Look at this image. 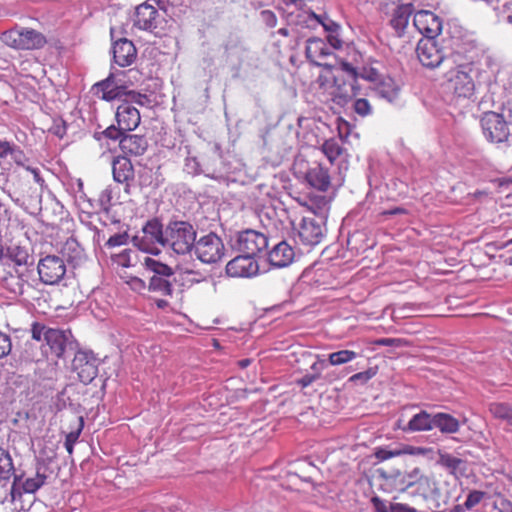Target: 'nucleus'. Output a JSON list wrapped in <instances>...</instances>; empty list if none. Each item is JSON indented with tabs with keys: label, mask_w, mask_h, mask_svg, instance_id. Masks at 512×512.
Listing matches in <instances>:
<instances>
[{
	"label": "nucleus",
	"mask_w": 512,
	"mask_h": 512,
	"mask_svg": "<svg viewBox=\"0 0 512 512\" xmlns=\"http://www.w3.org/2000/svg\"><path fill=\"white\" fill-rule=\"evenodd\" d=\"M259 272V265L253 257L238 255L226 265V274L234 278H251Z\"/></svg>",
	"instance_id": "obj_16"
},
{
	"label": "nucleus",
	"mask_w": 512,
	"mask_h": 512,
	"mask_svg": "<svg viewBox=\"0 0 512 512\" xmlns=\"http://www.w3.org/2000/svg\"><path fill=\"white\" fill-rule=\"evenodd\" d=\"M128 238L129 237L127 233L114 234L108 239L106 245L109 247L122 246L127 244Z\"/></svg>",
	"instance_id": "obj_59"
},
{
	"label": "nucleus",
	"mask_w": 512,
	"mask_h": 512,
	"mask_svg": "<svg viewBox=\"0 0 512 512\" xmlns=\"http://www.w3.org/2000/svg\"><path fill=\"white\" fill-rule=\"evenodd\" d=\"M399 449L401 452V456L402 455H411V456L428 457L432 453L431 448L405 445V444L399 445Z\"/></svg>",
	"instance_id": "obj_46"
},
{
	"label": "nucleus",
	"mask_w": 512,
	"mask_h": 512,
	"mask_svg": "<svg viewBox=\"0 0 512 512\" xmlns=\"http://www.w3.org/2000/svg\"><path fill=\"white\" fill-rule=\"evenodd\" d=\"M502 7L503 9L498 12L499 20L512 24V3L505 2Z\"/></svg>",
	"instance_id": "obj_61"
},
{
	"label": "nucleus",
	"mask_w": 512,
	"mask_h": 512,
	"mask_svg": "<svg viewBox=\"0 0 512 512\" xmlns=\"http://www.w3.org/2000/svg\"><path fill=\"white\" fill-rule=\"evenodd\" d=\"M40 280L46 285L58 284L66 274L64 260L56 255H47L40 259L37 266Z\"/></svg>",
	"instance_id": "obj_10"
},
{
	"label": "nucleus",
	"mask_w": 512,
	"mask_h": 512,
	"mask_svg": "<svg viewBox=\"0 0 512 512\" xmlns=\"http://www.w3.org/2000/svg\"><path fill=\"white\" fill-rule=\"evenodd\" d=\"M486 496V493L480 490H472L467 495L464 502V507L467 510H471L473 507L478 505Z\"/></svg>",
	"instance_id": "obj_49"
},
{
	"label": "nucleus",
	"mask_w": 512,
	"mask_h": 512,
	"mask_svg": "<svg viewBox=\"0 0 512 512\" xmlns=\"http://www.w3.org/2000/svg\"><path fill=\"white\" fill-rule=\"evenodd\" d=\"M148 147L147 139L144 136L125 133L121 138L120 148L125 154L140 156L145 153Z\"/></svg>",
	"instance_id": "obj_28"
},
{
	"label": "nucleus",
	"mask_w": 512,
	"mask_h": 512,
	"mask_svg": "<svg viewBox=\"0 0 512 512\" xmlns=\"http://www.w3.org/2000/svg\"><path fill=\"white\" fill-rule=\"evenodd\" d=\"M434 415L429 414L425 410H421L412 416L407 424L399 426L404 433H414L430 431L434 428Z\"/></svg>",
	"instance_id": "obj_27"
},
{
	"label": "nucleus",
	"mask_w": 512,
	"mask_h": 512,
	"mask_svg": "<svg viewBox=\"0 0 512 512\" xmlns=\"http://www.w3.org/2000/svg\"><path fill=\"white\" fill-rule=\"evenodd\" d=\"M12 349L11 338L8 334L0 331V359L6 357Z\"/></svg>",
	"instance_id": "obj_58"
},
{
	"label": "nucleus",
	"mask_w": 512,
	"mask_h": 512,
	"mask_svg": "<svg viewBox=\"0 0 512 512\" xmlns=\"http://www.w3.org/2000/svg\"><path fill=\"white\" fill-rule=\"evenodd\" d=\"M484 137L492 143H502L508 140L510 131L503 116L496 112H486L481 118Z\"/></svg>",
	"instance_id": "obj_9"
},
{
	"label": "nucleus",
	"mask_w": 512,
	"mask_h": 512,
	"mask_svg": "<svg viewBox=\"0 0 512 512\" xmlns=\"http://www.w3.org/2000/svg\"><path fill=\"white\" fill-rule=\"evenodd\" d=\"M113 199V189L108 186L99 194L98 204L101 210L108 212Z\"/></svg>",
	"instance_id": "obj_50"
},
{
	"label": "nucleus",
	"mask_w": 512,
	"mask_h": 512,
	"mask_svg": "<svg viewBox=\"0 0 512 512\" xmlns=\"http://www.w3.org/2000/svg\"><path fill=\"white\" fill-rule=\"evenodd\" d=\"M20 478L15 474V468L10 453L0 447V484L4 487L8 483L10 485V495L12 500L16 497V485Z\"/></svg>",
	"instance_id": "obj_17"
},
{
	"label": "nucleus",
	"mask_w": 512,
	"mask_h": 512,
	"mask_svg": "<svg viewBox=\"0 0 512 512\" xmlns=\"http://www.w3.org/2000/svg\"><path fill=\"white\" fill-rule=\"evenodd\" d=\"M113 179L117 183L125 184V192L130 194L129 182L134 178V168L126 157H117L112 162Z\"/></svg>",
	"instance_id": "obj_23"
},
{
	"label": "nucleus",
	"mask_w": 512,
	"mask_h": 512,
	"mask_svg": "<svg viewBox=\"0 0 512 512\" xmlns=\"http://www.w3.org/2000/svg\"><path fill=\"white\" fill-rule=\"evenodd\" d=\"M353 109L361 117H366L372 112V106L365 98L356 99L353 103Z\"/></svg>",
	"instance_id": "obj_51"
},
{
	"label": "nucleus",
	"mask_w": 512,
	"mask_h": 512,
	"mask_svg": "<svg viewBox=\"0 0 512 512\" xmlns=\"http://www.w3.org/2000/svg\"><path fill=\"white\" fill-rule=\"evenodd\" d=\"M293 248L286 242L277 243L268 254L269 263L278 268L287 267L294 259Z\"/></svg>",
	"instance_id": "obj_26"
},
{
	"label": "nucleus",
	"mask_w": 512,
	"mask_h": 512,
	"mask_svg": "<svg viewBox=\"0 0 512 512\" xmlns=\"http://www.w3.org/2000/svg\"><path fill=\"white\" fill-rule=\"evenodd\" d=\"M350 89H351V91H353V90H354V85H353V84H351V85H350ZM332 95H333V101H334L336 104H338V105H340V106H345V105L349 102V100L352 98V96H353V95H355V93H354V92H352V93L350 94V93H348V92H342V91L338 88V89H336V91H334V92L332 93Z\"/></svg>",
	"instance_id": "obj_55"
},
{
	"label": "nucleus",
	"mask_w": 512,
	"mask_h": 512,
	"mask_svg": "<svg viewBox=\"0 0 512 512\" xmlns=\"http://www.w3.org/2000/svg\"><path fill=\"white\" fill-rule=\"evenodd\" d=\"M142 265L148 272L153 273L149 280V291L160 293L163 296H171L173 294L171 281L174 276L173 268L149 256L144 257Z\"/></svg>",
	"instance_id": "obj_4"
},
{
	"label": "nucleus",
	"mask_w": 512,
	"mask_h": 512,
	"mask_svg": "<svg viewBox=\"0 0 512 512\" xmlns=\"http://www.w3.org/2000/svg\"><path fill=\"white\" fill-rule=\"evenodd\" d=\"M386 479L389 480L397 491L404 492L415 486L417 481L421 479V470L414 468L409 472L393 471Z\"/></svg>",
	"instance_id": "obj_24"
},
{
	"label": "nucleus",
	"mask_w": 512,
	"mask_h": 512,
	"mask_svg": "<svg viewBox=\"0 0 512 512\" xmlns=\"http://www.w3.org/2000/svg\"><path fill=\"white\" fill-rule=\"evenodd\" d=\"M474 69L470 64L458 65L446 73V88L458 99H471L475 93Z\"/></svg>",
	"instance_id": "obj_3"
},
{
	"label": "nucleus",
	"mask_w": 512,
	"mask_h": 512,
	"mask_svg": "<svg viewBox=\"0 0 512 512\" xmlns=\"http://www.w3.org/2000/svg\"><path fill=\"white\" fill-rule=\"evenodd\" d=\"M83 427H84V420H83V417H78L77 418V426L74 430H71L67 435H66V439L65 441L68 442L69 444H74L78 441L80 435H81V432L83 430Z\"/></svg>",
	"instance_id": "obj_56"
},
{
	"label": "nucleus",
	"mask_w": 512,
	"mask_h": 512,
	"mask_svg": "<svg viewBox=\"0 0 512 512\" xmlns=\"http://www.w3.org/2000/svg\"><path fill=\"white\" fill-rule=\"evenodd\" d=\"M494 508L498 512H512V501L505 496H500L498 501L494 503Z\"/></svg>",
	"instance_id": "obj_60"
},
{
	"label": "nucleus",
	"mask_w": 512,
	"mask_h": 512,
	"mask_svg": "<svg viewBox=\"0 0 512 512\" xmlns=\"http://www.w3.org/2000/svg\"><path fill=\"white\" fill-rule=\"evenodd\" d=\"M204 163L201 164L195 157H187L184 169L188 174L198 175L203 173Z\"/></svg>",
	"instance_id": "obj_52"
},
{
	"label": "nucleus",
	"mask_w": 512,
	"mask_h": 512,
	"mask_svg": "<svg viewBox=\"0 0 512 512\" xmlns=\"http://www.w3.org/2000/svg\"><path fill=\"white\" fill-rule=\"evenodd\" d=\"M358 353L352 350H339L328 355V363L332 366L346 364L356 359Z\"/></svg>",
	"instance_id": "obj_39"
},
{
	"label": "nucleus",
	"mask_w": 512,
	"mask_h": 512,
	"mask_svg": "<svg viewBox=\"0 0 512 512\" xmlns=\"http://www.w3.org/2000/svg\"><path fill=\"white\" fill-rule=\"evenodd\" d=\"M196 235V229L189 222H170L165 229V246H169L176 254H188L196 245Z\"/></svg>",
	"instance_id": "obj_2"
},
{
	"label": "nucleus",
	"mask_w": 512,
	"mask_h": 512,
	"mask_svg": "<svg viewBox=\"0 0 512 512\" xmlns=\"http://www.w3.org/2000/svg\"><path fill=\"white\" fill-rule=\"evenodd\" d=\"M413 24L416 29L423 35V38L437 37L442 32V20L431 11L421 10L415 13Z\"/></svg>",
	"instance_id": "obj_15"
},
{
	"label": "nucleus",
	"mask_w": 512,
	"mask_h": 512,
	"mask_svg": "<svg viewBox=\"0 0 512 512\" xmlns=\"http://www.w3.org/2000/svg\"><path fill=\"white\" fill-rule=\"evenodd\" d=\"M125 133H126V131L124 129H121V127H119V125H117V126L111 125V126L107 127L102 132V134L106 138L111 139V140H119V142L121 141V138L124 137Z\"/></svg>",
	"instance_id": "obj_57"
},
{
	"label": "nucleus",
	"mask_w": 512,
	"mask_h": 512,
	"mask_svg": "<svg viewBox=\"0 0 512 512\" xmlns=\"http://www.w3.org/2000/svg\"><path fill=\"white\" fill-rule=\"evenodd\" d=\"M416 54L420 63L427 68L438 67L445 59V54L437 39L422 38L418 41Z\"/></svg>",
	"instance_id": "obj_12"
},
{
	"label": "nucleus",
	"mask_w": 512,
	"mask_h": 512,
	"mask_svg": "<svg viewBox=\"0 0 512 512\" xmlns=\"http://www.w3.org/2000/svg\"><path fill=\"white\" fill-rule=\"evenodd\" d=\"M330 199L325 195H312L307 203L308 208L317 216L323 218L329 209Z\"/></svg>",
	"instance_id": "obj_36"
},
{
	"label": "nucleus",
	"mask_w": 512,
	"mask_h": 512,
	"mask_svg": "<svg viewBox=\"0 0 512 512\" xmlns=\"http://www.w3.org/2000/svg\"><path fill=\"white\" fill-rule=\"evenodd\" d=\"M197 258L205 264L216 263L224 256L222 239L213 232L202 236L194 247Z\"/></svg>",
	"instance_id": "obj_8"
},
{
	"label": "nucleus",
	"mask_w": 512,
	"mask_h": 512,
	"mask_svg": "<svg viewBox=\"0 0 512 512\" xmlns=\"http://www.w3.org/2000/svg\"><path fill=\"white\" fill-rule=\"evenodd\" d=\"M132 72V70H129L128 72L125 71H117L114 73H111V76L114 79V83L117 86L118 90H120V93L123 95H127L128 87L133 84V82L128 79V75Z\"/></svg>",
	"instance_id": "obj_42"
},
{
	"label": "nucleus",
	"mask_w": 512,
	"mask_h": 512,
	"mask_svg": "<svg viewBox=\"0 0 512 512\" xmlns=\"http://www.w3.org/2000/svg\"><path fill=\"white\" fill-rule=\"evenodd\" d=\"M438 464L448 469L451 474H456L457 471L462 470L465 461L453 456L452 454L439 451Z\"/></svg>",
	"instance_id": "obj_35"
},
{
	"label": "nucleus",
	"mask_w": 512,
	"mask_h": 512,
	"mask_svg": "<svg viewBox=\"0 0 512 512\" xmlns=\"http://www.w3.org/2000/svg\"><path fill=\"white\" fill-rule=\"evenodd\" d=\"M322 152L330 161V163H333L342 153V147L336 140L329 139L323 143Z\"/></svg>",
	"instance_id": "obj_41"
},
{
	"label": "nucleus",
	"mask_w": 512,
	"mask_h": 512,
	"mask_svg": "<svg viewBox=\"0 0 512 512\" xmlns=\"http://www.w3.org/2000/svg\"><path fill=\"white\" fill-rule=\"evenodd\" d=\"M374 344L377 346L401 348L408 346V341L403 338H379L375 340Z\"/></svg>",
	"instance_id": "obj_53"
},
{
	"label": "nucleus",
	"mask_w": 512,
	"mask_h": 512,
	"mask_svg": "<svg viewBox=\"0 0 512 512\" xmlns=\"http://www.w3.org/2000/svg\"><path fill=\"white\" fill-rule=\"evenodd\" d=\"M31 336L36 341L43 339L56 358H63L66 353L74 352L78 348V343L69 329L51 328L42 323L33 322Z\"/></svg>",
	"instance_id": "obj_1"
},
{
	"label": "nucleus",
	"mask_w": 512,
	"mask_h": 512,
	"mask_svg": "<svg viewBox=\"0 0 512 512\" xmlns=\"http://www.w3.org/2000/svg\"><path fill=\"white\" fill-rule=\"evenodd\" d=\"M115 118L117 125L126 132L135 130L141 122L139 110L128 101L118 106Z\"/></svg>",
	"instance_id": "obj_19"
},
{
	"label": "nucleus",
	"mask_w": 512,
	"mask_h": 512,
	"mask_svg": "<svg viewBox=\"0 0 512 512\" xmlns=\"http://www.w3.org/2000/svg\"><path fill=\"white\" fill-rule=\"evenodd\" d=\"M386 75H382L376 68L371 66H364L359 70V78L367 80L375 86Z\"/></svg>",
	"instance_id": "obj_43"
},
{
	"label": "nucleus",
	"mask_w": 512,
	"mask_h": 512,
	"mask_svg": "<svg viewBox=\"0 0 512 512\" xmlns=\"http://www.w3.org/2000/svg\"><path fill=\"white\" fill-rule=\"evenodd\" d=\"M228 173L229 169L219 155H214L204 163L203 174L211 179L224 180Z\"/></svg>",
	"instance_id": "obj_32"
},
{
	"label": "nucleus",
	"mask_w": 512,
	"mask_h": 512,
	"mask_svg": "<svg viewBox=\"0 0 512 512\" xmlns=\"http://www.w3.org/2000/svg\"><path fill=\"white\" fill-rule=\"evenodd\" d=\"M374 456L378 461L382 462L394 457L401 456V452L399 446L395 448L377 447L374 451Z\"/></svg>",
	"instance_id": "obj_47"
},
{
	"label": "nucleus",
	"mask_w": 512,
	"mask_h": 512,
	"mask_svg": "<svg viewBox=\"0 0 512 512\" xmlns=\"http://www.w3.org/2000/svg\"><path fill=\"white\" fill-rule=\"evenodd\" d=\"M125 283L135 292L142 293L146 289V283L136 276H122Z\"/></svg>",
	"instance_id": "obj_54"
},
{
	"label": "nucleus",
	"mask_w": 512,
	"mask_h": 512,
	"mask_svg": "<svg viewBox=\"0 0 512 512\" xmlns=\"http://www.w3.org/2000/svg\"><path fill=\"white\" fill-rule=\"evenodd\" d=\"M412 13L413 6L411 4L400 5L394 10L390 25L395 30L398 37L404 35Z\"/></svg>",
	"instance_id": "obj_29"
},
{
	"label": "nucleus",
	"mask_w": 512,
	"mask_h": 512,
	"mask_svg": "<svg viewBox=\"0 0 512 512\" xmlns=\"http://www.w3.org/2000/svg\"><path fill=\"white\" fill-rule=\"evenodd\" d=\"M6 256L14 263V272L17 277L14 293L23 294L24 285L28 283L32 270L29 268L30 255L25 247L13 245L7 248Z\"/></svg>",
	"instance_id": "obj_6"
},
{
	"label": "nucleus",
	"mask_w": 512,
	"mask_h": 512,
	"mask_svg": "<svg viewBox=\"0 0 512 512\" xmlns=\"http://www.w3.org/2000/svg\"><path fill=\"white\" fill-rule=\"evenodd\" d=\"M374 93L390 104L398 105L401 97L400 85L390 76L382 78L375 86H372Z\"/></svg>",
	"instance_id": "obj_21"
},
{
	"label": "nucleus",
	"mask_w": 512,
	"mask_h": 512,
	"mask_svg": "<svg viewBox=\"0 0 512 512\" xmlns=\"http://www.w3.org/2000/svg\"><path fill=\"white\" fill-rule=\"evenodd\" d=\"M223 56L227 62L240 60L245 50L241 37L236 33H230L224 40Z\"/></svg>",
	"instance_id": "obj_30"
},
{
	"label": "nucleus",
	"mask_w": 512,
	"mask_h": 512,
	"mask_svg": "<svg viewBox=\"0 0 512 512\" xmlns=\"http://www.w3.org/2000/svg\"><path fill=\"white\" fill-rule=\"evenodd\" d=\"M377 373H378V367L377 366L369 367L365 371L358 372V373L352 375L348 379V382H350V383H359L361 385H364L369 380H371L373 377H375Z\"/></svg>",
	"instance_id": "obj_44"
},
{
	"label": "nucleus",
	"mask_w": 512,
	"mask_h": 512,
	"mask_svg": "<svg viewBox=\"0 0 512 512\" xmlns=\"http://www.w3.org/2000/svg\"><path fill=\"white\" fill-rule=\"evenodd\" d=\"M328 360L322 359L318 356L317 361H315L311 366L310 369L314 375H317V378L320 379L322 371L327 368L328 366Z\"/></svg>",
	"instance_id": "obj_63"
},
{
	"label": "nucleus",
	"mask_w": 512,
	"mask_h": 512,
	"mask_svg": "<svg viewBox=\"0 0 512 512\" xmlns=\"http://www.w3.org/2000/svg\"><path fill=\"white\" fill-rule=\"evenodd\" d=\"M298 17L307 27H315L318 24H321L324 30L329 34L339 32L341 29L340 25L332 19L327 16H318L314 12H303L302 14H299Z\"/></svg>",
	"instance_id": "obj_31"
},
{
	"label": "nucleus",
	"mask_w": 512,
	"mask_h": 512,
	"mask_svg": "<svg viewBox=\"0 0 512 512\" xmlns=\"http://www.w3.org/2000/svg\"><path fill=\"white\" fill-rule=\"evenodd\" d=\"M159 13L156 8L147 2L136 7L134 14V26L141 30L155 32L158 27Z\"/></svg>",
	"instance_id": "obj_18"
},
{
	"label": "nucleus",
	"mask_w": 512,
	"mask_h": 512,
	"mask_svg": "<svg viewBox=\"0 0 512 512\" xmlns=\"http://www.w3.org/2000/svg\"><path fill=\"white\" fill-rule=\"evenodd\" d=\"M324 232L323 218L303 217L298 228V238L303 245L315 246L322 241Z\"/></svg>",
	"instance_id": "obj_14"
},
{
	"label": "nucleus",
	"mask_w": 512,
	"mask_h": 512,
	"mask_svg": "<svg viewBox=\"0 0 512 512\" xmlns=\"http://www.w3.org/2000/svg\"><path fill=\"white\" fill-rule=\"evenodd\" d=\"M268 237L259 231L246 229L238 232L232 239V248L246 256L253 257L265 251Z\"/></svg>",
	"instance_id": "obj_5"
},
{
	"label": "nucleus",
	"mask_w": 512,
	"mask_h": 512,
	"mask_svg": "<svg viewBox=\"0 0 512 512\" xmlns=\"http://www.w3.org/2000/svg\"><path fill=\"white\" fill-rule=\"evenodd\" d=\"M307 59L316 66H327L325 59L332 55L328 44L320 38H310L306 42L305 49Z\"/></svg>",
	"instance_id": "obj_20"
},
{
	"label": "nucleus",
	"mask_w": 512,
	"mask_h": 512,
	"mask_svg": "<svg viewBox=\"0 0 512 512\" xmlns=\"http://www.w3.org/2000/svg\"><path fill=\"white\" fill-rule=\"evenodd\" d=\"M127 96L130 98L131 104L136 103L140 106H145L149 103V99H148L147 95L141 94L139 92H135V91L131 90L127 93Z\"/></svg>",
	"instance_id": "obj_62"
},
{
	"label": "nucleus",
	"mask_w": 512,
	"mask_h": 512,
	"mask_svg": "<svg viewBox=\"0 0 512 512\" xmlns=\"http://www.w3.org/2000/svg\"><path fill=\"white\" fill-rule=\"evenodd\" d=\"M132 255H136L135 251H133L131 249H124L119 254H116L113 257V260L119 266L126 267V268L131 267L134 265L133 261H132L133 260Z\"/></svg>",
	"instance_id": "obj_48"
},
{
	"label": "nucleus",
	"mask_w": 512,
	"mask_h": 512,
	"mask_svg": "<svg viewBox=\"0 0 512 512\" xmlns=\"http://www.w3.org/2000/svg\"><path fill=\"white\" fill-rule=\"evenodd\" d=\"M21 154V151L16 145L8 141L0 140V158H6L10 155L16 162H19Z\"/></svg>",
	"instance_id": "obj_45"
},
{
	"label": "nucleus",
	"mask_w": 512,
	"mask_h": 512,
	"mask_svg": "<svg viewBox=\"0 0 512 512\" xmlns=\"http://www.w3.org/2000/svg\"><path fill=\"white\" fill-rule=\"evenodd\" d=\"M433 425L445 434L457 433L460 428L459 421L447 413L434 414Z\"/></svg>",
	"instance_id": "obj_34"
},
{
	"label": "nucleus",
	"mask_w": 512,
	"mask_h": 512,
	"mask_svg": "<svg viewBox=\"0 0 512 512\" xmlns=\"http://www.w3.org/2000/svg\"><path fill=\"white\" fill-rule=\"evenodd\" d=\"M306 180L310 186L321 192L327 191L331 184L328 169L319 163H314V165L307 170Z\"/></svg>",
	"instance_id": "obj_25"
},
{
	"label": "nucleus",
	"mask_w": 512,
	"mask_h": 512,
	"mask_svg": "<svg viewBox=\"0 0 512 512\" xmlns=\"http://www.w3.org/2000/svg\"><path fill=\"white\" fill-rule=\"evenodd\" d=\"M490 413L497 419L506 421L512 425V406L508 403H491L489 405Z\"/></svg>",
	"instance_id": "obj_38"
},
{
	"label": "nucleus",
	"mask_w": 512,
	"mask_h": 512,
	"mask_svg": "<svg viewBox=\"0 0 512 512\" xmlns=\"http://www.w3.org/2000/svg\"><path fill=\"white\" fill-rule=\"evenodd\" d=\"M21 479V476H18ZM46 475L44 473H40L37 471L35 477H30L25 479V481H19L16 485L22 486V489L25 493H34L36 492L40 487H42L46 481Z\"/></svg>",
	"instance_id": "obj_37"
},
{
	"label": "nucleus",
	"mask_w": 512,
	"mask_h": 512,
	"mask_svg": "<svg viewBox=\"0 0 512 512\" xmlns=\"http://www.w3.org/2000/svg\"><path fill=\"white\" fill-rule=\"evenodd\" d=\"M319 378H317V375H314L313 373H307L303 377L297 380V384L301 386L302 388H306L310 386L312 383L317 381Z\"/></svg>",
	"instance_id": "obj_64"
},
{
	"label": "nucleus",
	"mask_w": 512,
	"mask_h": 512,
	"mask_svg": "<svg viewBox=\"0 0 512 512\" xmlns=\"http://www.w3.org/2000/svg\"><path fill=\"white\" fill-rule=\"evenodd\" d=\"M134 246L145 252L151 251L152 244L165 246V231L158 219H151L142 228V235L133 237Z\"/></svg>",
	"instance_id": "obj_11"
},
{
	"label": "nucleus",
	"mask_w": 512,
	"mask_h": 512,
	"mask_svg": "<svg viewBox=\"0 0 512 512\" xmlns=\"http://www.w3.org/2000/svg\"><path fill=\"white\" fill-rule=\"evenodd\" d=\"M417 487V491L424 498H427L431 494H435L438 492V488L436 482L428 476H425L421 473V479L417 481L415 484Z\"/></svg>",
	"instance_id": "obj_40"
},
{
	"label": "nucleus",
	"mask_w": 512,
	"mask_h": 512,
	"mask_svg": "<svg viewBox=\"0 0 512 512\" xmlns=\"http://www.w3.org/2000/svg\"><path fill=\"white\" fill-rule=\"evenodd\" d=\"M114 82L115 81L110 74L106 79L94 84V94L106 101H112L120 98L122 94Z\"/></svg>",
	"instance_id": "obj_33"
},
{
	"label": "nucleus",
	"mask_w": 512,
	"mask_h": 512,
	"mask_svg": "<svg viewBox=\"0 0 512 512\" xmlns=\"http://www.w3.org/2000/svg\"><path fill=\"white\" fill-rule=\"evenodd\" d=\"M72 370L82 383L89 384L98 375V359L91 351L78 350L72 360Z\"/></svg>",
	"instance_id": "obj_13"
},
{
	"label": "nucleus",
	"mask_w": 512,
	"mask_h": 512,
	"mask_svg": "<svg viewBox=\"0 0 512 512\" xmlns=\"http://www.w3.org/2000/svg\"><path fill=\"white\" fill-rule=\"evenodd\" d=\"M114 62L120 67L130 66L137 57V50L132 41L121 38L113 43Z\"/></svg>",
	"instance_id": "obj_22"
},
{
	"label": "nucleus",
	"mask_w": 512,
	"mask_h": 512,
	"mask_svg": "<svg viewBox=\"0 0 512 512\" xmlns=\"http://www.w3.org/2000/svg\"><path fill=\"white\" fill-rule=\"evenodd\" d=\"M3 38L7 45L20 50L40 49L46 44L42 33L27 28L6 32Z\"/></svg>",
	"instance_id": "obj_7"
}]
</instances>
